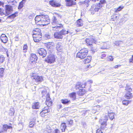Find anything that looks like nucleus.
<instances>
[{"label":"nucleus","mask_w":133,"mask_h":133,"mask_svg":"<svg viewBox=\"0 0 133 133\" xmlns=\"http://www.w3.org/2000/svg\"><path fill=\"white\" fill-rule=\"evenodd\" d=\"M51 23L52 29L53 31H58L63 28L62 25L59 23L57 18L55 16L52 18Z\"/></svg>","instance_id":"1"},{"label":"nucleus","mask_w":133,"mask_h":133,"mask_svg":"<svg viewBox=\"0 0 133 133\" xmlns=\"http://www.w3.org/2000/svg\"><path fill=\"white\" fill-rule=\"evenodd\" d=\"M41 31L38 28L35 29L33 31V37L35 42H39L42 39V36Z\"/></svg>","instance_id":"2"},{"label":"nucleus","mask_w":133,"mask_h":133,"mask_svg":"<svg viewBox=\"0 0 133 133\" xmlns=\"http://www.w3.org/2000/svg\"><path fill=\"white\" fill-rule=\"evenodd\" d=\"M88 49L83 48L80 50L77 54V57L80 59L84 58L87 55L88 52Z\"/></svg>","instance_id":"3"},{"label":"nucleus","mask_w":133,"mask_h":133,"mask_svg":"<svg viewBox=\"0 0 133 133\" xmlns=\"http://www.w3.org/2000/svg\"><path fill=\"white\" fill-rule=\"evenodd\" d=\"M68 33V31L64 29L61 31L60 32H56L54 34L55 38L57 39L62 38L63 35H65Z\"/></svg>","instance_id":"4"},{"label":"nucleus","mask_w":133,"mask_h":133,"mask_svg":"<svg viewBox=\"0 0 133 133\" xmlns=\"http://www.w3.org/2000/svg\"><path fill=\"white\" fill-rule=\"evenodd\" d=\"M55 57L54 55L50 54L45 59L46 62L50 64L52 63L55 61Z\"/></svg>","instance_id":"5"},{"label":"nucleus","mask_w":133,"mask_h":133,"mask_svg":"<svg viewBox=\"0 0 133 133\" xmlns=\"http://www.w3.org/2000/svg\"><path fill=\"white\" fill-rule=\"evenodd\" d=\"M42 25H46L50 23V20L47 15H42Z\"/></svg>","instance_id":"6"},{"label":"nucleus","mask_w":133,"mask_h":133,"mask_svg":"<svg viewBox=\"0 0 133 133\" xmlns=\"http://www.w3.org/2000/svg\"><path fill=\"white\" fill-rule=\"evenodd\" d=\"M31 78L35 80V81L36 82H41L43 80V77L37 75H35L34 74H32L31 75Z\"/></svg>","instance_id":"7"},{"label":"nucleus","mask_w":133,"mask_h":133,"mask_svg":"<svg viewBox=\"0 0 133 133\" xmlns=\"http://www.w3.org/2000/svg\"><path fill=\"white\" fill-rule=\"evenodd\" d=\"M42 15L37 16L35 18L36 23L39 25H42Z\"/></svg>","instance_id":"8"},{"label":"nucleus","mask_w":133,"mask_h":133,"mask_svg":"<svg viewBox=\"0 0 133 133\" xmlns=\"http://www.w3.org/2000/svg\"><path fill=\"white\" fill-rule=\"evenodd\" d=\"M38 52L40 55L44 58L45 57L47 54L46 50L43 48H40L38 50Z\"/></svg>","instance_id":"9"},{"label":"nucleus","mask_w":133,"mask_h":133,"mask_svg":"<svg viewBox=\"0 0 133 133\" xmlns=\"http://www.w3.org/2000/svg\"><path fill=\"white\" fill-rule=\"evenodd\" d=\"M18 16V12H16L7 18L6 20L9 22H11L13 21L14 18Z\"/></svg>","instance_id":"10"},{"label":"nucleus","mask_w":133,"mask_h":133,"mask_svg":"<svg viewBox=\"0 0 133 133\" xmlns=\"http://www.w3.org/2000/svg\"><path fill=\"white\" fill-rule=\"evenodd\" d=\"M85 42L88 45L91 46L92 45V44L95 42V41L91 37L86 38Z\"/></svg>","instance_id":"11"},{"label":"nucleus","mask_w":133,"mask_h":133,"mask_svg":"<svg viewBox=\"0 0 133 133\" xmlns=\"http://www.w3.org/2000/svg\"><path fill=\"white\" fill-rule=\"evenodd\" d=\"M99 122L101 125L100 129L103 130L106 128L107 123L106 121H104V120L102 119L99 120Z\"/></svg>","instance_id":"12"},{"label":"nucleus","mask_w":133,"mask_h":133,"mask_svg":"<svg viewBox=\"0 0 133 133\" xmlns=\"http://www.w3.org/2000/svg\"><path fill=\"white\" fill-rule=\"evenodd\" d=\"M42 97L43 96H46V101H49V100H51L50 97V95L48 93H47L45 89H44L42 92Z\"/></svg>","instance_id":"13"},{"label":"nucleus","mask_w":133,"mask_h":133,"mask_svg":"<svg viewBox=\"0 0 133 133\" xmlns=\"http://www.w3.org/2000/svg\"><path fill=\"white\" fill-rule=\"evenodd\" d=\"M6 12L7 14H9L12 10V8L11 6L6 5H5Z\"/></svg>","instance_id":"14"},{"label":"nucleus","mask_w":133,"mask_h":133,"mask_svg":"<svg viewBox=\"0 0 133 133\" xmlns=\"http://www.w3.org/2000/svg\"><path fill=\"white\" fill-rule=\"evenodd\" d=\"M56 48L58 52H62L63 51V47L61 43H57L56 45Z\"/></svg>","instance_id":"15"},{"label":"nucleus","mask_w":133,"mask_h":133,"mask_svg":"<svg viewBox=\"0 0 133 133\" xmlns=\"http://www.w3.org/2000/svg\"><path fill=\"white\" fill-rule=\"evenodd\" d=\"M37 59V57L35 54H32L31 55L30 57V61L33 62L36 61Z\"/></svg>","instance_id":"16"},{"label":"nucleus","mask_w":133,"mask_h":133,"mask_svg":"<svg viewBox=\"0 0 133 133\" xmlns=\"http://www.w3.org/2000/svg\"><path fill=\"white\" fill-rule=\"evenodd\" d=\"M1 41L4 43H6L8 41V38L6 35L4 34H2L1 37Z\"/></svg>","instance_id":"17"},{"label":"nucleus","mask_w":133,"mask_h":133,"mask_svg":"<svg viewBox=\"0 0 133 133\" xmlns=\"http://www.w3.org/2000/svg\"><path fill=\"white\" fill-rule=\"evenodd\" d=\"M99 8L98 7H96L95 5H93L91 6L90 9L92 14H94V12L96 11H98Z\"/></svg>","instance_id":"18"},{"label":"nucleus","mask_w":133,"mask_h":133,"mask_svg":"<svg viewBox=\"0 0 133 133\" xmlns=\"http://www.w3.org/2000/svg\"><path fill=\"white\" fill-rule=\"evenodd\" d=\"M66 2V5L67 6H71L72 5L75 4L76 3L72 0H65Z\"/></svg>","instance_id":"19"},{"label":"nucleus","mask_w":133,"mask_h":133,"mask_svg":"<svg viewBox=\"0 0 133 133\" xmlns=\"http://www.w3.org/2000/svg\"><path fill=\"white\" fill-rule=\"evenodd\" d=\"M49 3L53 6L59 7L60 6V4L57 3L54 1H50Z\"/></svg>","instance_id":"20"},{"label":"nucleus","mask_w":133,"mask_h":133,"mask_svg":"<svg viewBox=\"0 0 133 133\" xmlns=\"http://www.w3.org/2000/svg\"><path fill=\"white\" fill-rule=\"evenodd\" d=\"M40 107L39 103L38 102L35 103L32 105V108L34 109H38Z\"/></svg>","instance_id":"21"},{"label":"nucleus","mask_w":133,"mask_h":133,"mask_svg":"<svg viewBox=\"0 0 133 133\" xmlns=\"http://www.w3.org/2000/svg\"><path fill=\"white\" fill-rule=\"evenodd\" d=\"M100 2V3L97 4L96 7L101 8L103 6L102 5L106 3V1L105 0H101Z\"/></svg>","instance_id":"22"},{"label":"nucleus","mask_w":133,"mask_h":133,"mask_svg":"<svg viewBox=\"0 0 133 133\" xmlns=\"http://www.w3.org/2000/svg\"><path fill=\"white\" fill-rule=\"evenodd\" d=\"M125 97L127 99H130L133 96L132 93L130 92H127Z\"/></svg>","instance_id":"23"},{"label":"nucleus","mask_w":133,"mask_h":133,"mask_svg":"<svg viewBox=\"0 0 133 133\" xmlns=\"http://www.w3.org/2000/svg\"><path fill=\"white\" fill-rule=\"evenodd\" d=\"M3 130L2 131V132H3V131H6L8 129H12V127L11 126H8L7 124H5L3 125Z\"/></svg>","instance_id":"24"},{"label":"nucleus","mask_w":133,"mask_h":133,"mask_svg":"<svg viewBox=\"0 0 133 133\" xmlns=\"http://www.w3.org/2000/svg\"><path fill=\"white\" fill-rule=\"evenodd\" d=\"M91 57L90 56H87V58L84 59V60L83 61V62L85 64H86L87 63L90 62L91 60Z\"/></svg>","instance_id":"25"},{"label":"nucleus","mask_w":133,"mask_h":133,"mask_svg":"<svg viewBox=\"0 0 133 133\" xmlns=\"http://www.w3.org/2000/svg\"><path fill=\"white\" fill-rule=\"evenodd\" d=\"M86 93V91L84 89H80L77 92V94L80 96H82Z\"/></svg>","instance_id":"26"},{"label":"nucleus","mask_w":133,"mask_h":133,"mask_svg":"<svg viewBox=\"0 0 133 133\" xmlns=\"http://www.w3.org/2000/svg\"><path fill=\"white\" fill-rule=\"evenodd\" d=\"M69 96L73 100H74L76 99V93L75 92H73L70 94H69Z\"/></svg>","instance_id":"27"},{"label":"nucleus","mask_w":133,"mask_h":133,"mask_svg":"<svg viewBox=\"0 0 133 133\" xmlns=\"http://www.w3.org/2000/svg\"><path fill=\"white\" fill-rule=\"evenodd\" d=\"M61 102L64 104H68L70 103V101L67 99H62L61 100Z\"/></svg>","instance_id":"28"},{"label":"nucleus","mask_w":133,"mask_h":133,"mask_svg":"<svg viewBox=\"0 0 133 133\" xmlns=\"http://www.w3.org/2000/svg\"><path fill=\"white\" fill-rule=\"evenodd\" d=\"M66 127V126L65 123H63L61 124L60 129L62 132H64L65 131Z\"/></svg>","instance_id":"29"},{"label":"nucleus","mask_w":133,"mask_h":133,"mask_svg":"<svg viewBox=\"0 0 133 133\" xmlns=\"http://www.w3.org/2000/svg\"><path fill=\"white\" fill-rule=\"evenodd\" d=\"M76 23L77 24V26H81L83 24V21L81 19L78 20L77 21Z\"/></svg>","instance_id":"30"},{"label":"nucleus","mask_w":133,"mask_h":133,"mask_svg":"<svg viewBox=\"0 0 133 133\" xmlns=\"http://www.w3.org/2000/svg\"><path fill=\"white\" fill-rule=\"evenodd\" d=\"M25 2V0H22V1L19 3L18 7V9H21L23 7V4Z\"/></svg>","instance_id":"31"},{"label":"nucleus","mask_w":133,"mask_h":133,"mask_svg":"<svg viewBox=\"0 0 133 133\" xmlns=\"http://www.w3.org/2000/svg\"><path fill=\"white\" fill-rule=\"evenodd\" d=\"M7 2L9 4L14 5L16 3V2L14 0H7Z\"/></svg>","instance_id":"32"},{"label":"nucleus","mask_w":133,"mask_h":133,"mask_svg":"<svg viewBox=\"0 0 133 133\" xmlns=\"http://www.w3.org/2000/svg\"><path fill=\"white\" fill-rule=\"evenodd\" d=\"M124 8L123 6H120L117 9H115L114 10V11L115 12H117L121 10Z\"/></svg>","instance_id":"33"},{"label":"nucleus","mask_w":133,"mask_h":133,"mask_svg":"<svg viewBox=\"0 0 133 133\" xmlns=\"http://www.w3.org/2000/svg\"><path fill=\"white\" fill-rule=\"evenodd\" d=\"M118 19V17L116 16V15L114 14L111 16V20L112 21H114Z\"/></svg>","instance_id":"34"},{"label":"nucleus","mask_w":133,"mask_h":133,"mask_svg":"<svg viewBox=\"0 0 133 133\" xmlns=\"http://www.w3.org/2000/svg\"><path fill=\"white\" fill-rule=\"evenodd\" d=\"M4 69L3 68H0V77H2L3 76Z\"/></svg>","instance_id":"35"},{"label":"nucleus","mask_w":133,"mask_h":133,"mask_svg":"<svg viewBox=\"0 0 133 133\" xmlns=\"http://www.w3.org/2000/svg\"><path fill=\"white\" fill-rule=\"evenodd\" d=\"M108 116L109 117L110 119L111 120H112L114 118V113H111L109 114Z\"/></svg>","instance_id":"36"},{"label":"nucleus","mask_w":133,"mask_h":133,"mask_svg":"<svg viewBox=\"0 0 133 133\" xmlns=\"http://www.w3.org/2000/svg\"><path fill=\"white\" fill-rule=\"evenodd\" d=\"M125 90L127 91V92H131L132 91V89L130 86L127 84Z\"/></svg>","instance_id":"37"},{"label":"nucleus","mask_w":133,"mask_h":133,"mask_svg":"<svg viewBox=\"0 0 133 133\" xmlns=\"http://www.w3.org/2000/svg\"><path fill=\"white\" fill-rule=\"evenodd\" d=\"M45 103L46 105L48 107L51 106L52 103L51 100H49V101H46Z\"/></svg>","instance_id":"38"},{"label":"nucleus","mask_w":133,"mask_h":133,"mask_svg":"<svg viewBox=\"0 0 133 133\" xmlns=\"http://www.w3.org/2000/svg\"><path fill=\"white\" fill-rule=\"evenodd\" d=\"M123 43V42L121 41H117L114 42V44L116 45H119Z\"/></svg>","instance_id":"39"},{"label":"nucleus","mask_w":133,"mask_h":133,"mask_svg":"<svg viewBox=\"0 0 133 133\" xmlns=\"http://www.w3.org/2000/svg\"><path fill=\"white\" fill-rule=\"evenodd\" d=\"M45 130L49 133L51 131V128L49 126H47L46 128L45 129Z\"/></svg>","instance_id":"40"},{"label":"nucleus","mask_w":133,"mask_h":133,"mask_svg":"<svg viewBox=\"0 0 133 133\" xmlns=\"http://www.w3.org/2000/svg\"><path fill=\"white\" fill-rule=\"evenodd\" d=\"M28 49V46L26 44H25L23 48V51L24 52H26Z\"/></svg>","instance_id":"41"},{"label":"nucleus","mask_w":133,"mask_h":133,"mask_svg":"<svg viewBox=\"0 0 133 133\" xmlns=\"http://www.w3.org/2000/svg\"><path fill=\"white\" fill-rule=\"evenodd\" d=\"M81 83L80 82H78L76 84L75 86L76 88L78 89L79 88V87L81 88Z\"/></svg>","instance_id":"42"},{"label":"nucleus","mask_w":133,"mask_h":133,"mask_svg":"<svg viewBox=\"0 0 133 133\" xmlns=\"http://www.w3.org/2000/svg\"><path fill=\"white\" fill-rule=\"evenodd\" d=\"M5 59V58L2 55L0 56V63H2Z\"/></svg>","instance_id":"43"},{"label":"nucleus","mask_w":133,"mask_h":133,"mask_svg":"<svg viewBox=\"0 0 133 133\" xmlns=\"http://www.w3.org/2000/svg\"><path fill=\"white\" fill-rule=\"evenodd\" d=\"M50 111L49 110H43L42 111H41L40 113V114L42 115L44 113L46 114L47 113L49 112Z\"/></svg>","instance_id":"44"},{"label":"nucleus","mask_w":133,"mask_h":133,"mask_svg":"<svg viewBox=\"0 0 133 133\" xmlns=\"http://www.w3.org/2000/svg\"><path fill=\"white\" fill-rule=\"evenodd\" d=\"M3 10L2 9L0 8V15L2 16H5V14L3 12Z\"/></svg>","instance_id":"45"},{"label":"nucleus","mask_w":133,"mask_h":133,"mask_svg":"<svg viewBox=\"0 0 133 133\" xmlns=\"http://www.w3.org/2000/svg\"><path fill=\"white\" fill-rule=\"evenodd\" d=\"M122 103L123 105H127L129 104L128 101L126 100H124L122 102Z\"/></svg>","instance_id":"46"},{"label":"nucleus","mask_w":133,"mask_h":133,"mask_svg":"<svg viewBox=\"0 0 133 133\" xmlns=\"http://www.w3.org/2000/svg\"><path fill=\"white\" fill-rule=\"evenodd\" d=\"M35 123L34 122H30L29 124V127L30 128H32L34 124Z\"/></svg>","instance_id":"47"},{"label":"nucleus","mask_w":133,"mask_h":133,"mask_svg":"<svg viewBox=\"0 0 133 133\" xmlns=\"http://www.w3.org/2000/svg\"><path fill=\"white\" fill-rule=\"evenodd\" d=\"M113 59V58L112 56H109L108 57V60L110 61H112Z\"/></svg>","instance_id":"48"},{"label":"nucleus","mask_w":133,"mask_h":133,"mask_svg":"<svg viewBox=\"0 0 133 133\" xmlns=\"http://www.w3.org/2000/svg\"><path fill=\"white\" fill-rule=\"evenodd\" d=\"M108 117L109 116L108 115H105V119H103L104 120V121H106V122H107V121L108 119Z\"/></svg>","instance_id":"49"},{"label":"nucleus","mask_w":133,"mask_h":133,"mask_svg":"<svg viewBox=\"0 0 133 133\" xmlns=\"http://www.w3.org/2000/svg\"><path fill=\"white\" fill-rule=\"evenodd\" d=\"M45 38L46 39H48L50 38L51 36L48 34H46L45 35Z\"/></svg>","instance_id":"50"},{"label":"nucleus","mask_w":133,"mask_h":133,"mask_svg":"<svg viewBox=\"0 0 133 133\" xmlns=\"http://www.w3.org/2000/svg\"><path fill=\"white\" fill-rule=\"evenodd\" d=\"M100 129H98L96 131V133H103V132Z\"/></svg>","instance_id":"51"},{"label":"nucleus","mask_w":133,"mask_h":133,"mask_svg":"<svg viewBox=\"0 0 133 133\" xmlns=\"http://www.w3.org/2000/svg\"><path fill=\"white\" fill-rule=\"evenodd\" d=\"M106 56V55L105 54H102L101 55V57L102 58H103Z\"/></svg>","instance_id":"52"},{"label":"nucleus","mask_w":133,"mask_h":133,"mask_svg":"<svg viewBox=\"0 0 133 133\" xmlns=\"http://www.w3.org/2000/svg\"><path fill=\"white\" fill-rule=\"evenodd\" d=\"M86 84V83H85L84 84H82L81 83V88H85V86Z\"/></svg>","instance_id":"53"},{"label":"nucleus","mask_w":133,"mask_h":133,"mask_svg":"<svg viewBox=\"0 0 133 133\" xmlns=\"http://www.w3.org/2000/svg\"><path fill=\"white\" fill-rule=\"evenodd\" d=\"M129 61L130 63H133V55H132L131 58L129 59Z\"/></svg>","instance_id":"54"},{"label":"nucleus","mask_w":133,"mask_h":133,"mask_svg":"<svg viewBox=\"0 0 133 133\" xmlns=\"http://www.w3.org/2000/svg\"><path fill=\"white\" fill-rule=\"evenodd\" d=\"M34 16V15L32 14H30L29 16V18L30 19H31L33 18V17Z\"/></svg>","instance_id":"55"},{"label":"nucleus","mask_w":133,"mask_h":133,"mask_svg":"<svg viewBox=\"0 0 133 133\" xmlns=\"http://www.w3.org/2000/svg\"><path fill=\"white\" fill-rule=\"evenodd\" d=\"M59 131L58 129H56L55 130L54 133H59Z\"/></svg>","instance_id":"56"},{"label":"nucleus","mask_w":133,"mask_h":133,"mask_svg":"<svg viewBox=\"0 0 133 133\" xmlns=\"http://www.w3.org/2000/svg\"><path fill=\"white\" fill-rule=\"evenodd\" d=\"M43 110H49V107L48 106H47L46 107H45L44 108Z\"/></svg>","instance_id":"57"},{"label":"nucleus","mask_w":133,"mask_h":133,"mask_svg":"<svg viewBox=\"0 0 133 133\" xmlns=\"http://www.w3.org/2000/svg\"><path fill=\"white\" fill-rule=\"evenodd\" d=\"M69 124L70 125H71L73 123V121L72 120H70L69 121Z\"/></svg>","instance_id":"58"},{"label":"nucleus","mask_w":133,"mask_h":133,"mask_svg":"<svg viewBox=\"0 0 133 133\" xmlns=\"http://www.w3.org/2000/svg\"><path fill=\"white\" fill-rule=\"evenodd\" d=\"M49 44L48 45H51L52 46H53L54 45V43L53 42H50L49 43Z\"/></svg>","instance_id":"59"},{"label":"nucleus","mask_w":133,"mask_h":133,"mask_svg":"<svg viewBox=\"0 0 133 133\" xmlns=\"http://www.w3.org/2000/svg\"><path fill=\"white\" fill-rule=\"evenodd\" d=\"M68 108H65L63 109V110L64 111H68Z\"/></svg>","instance_id":"60"},{"label":"nucleus","mask_w":133,"mask_h":133,"mask_svg":"<svg viewBox=\"0 0 133 133\" xmlns=\"http://www.w3.org/2000/svg\"><path fill=\"white\" fill-rule=\"evenodd\" d=\"M87 83L90 84L92 83V81L91 80H89L88 81Z\"/></svg>","instance_id":"61"},{"label":"nucleus","mask_w":133,"mask_h":133,"mask_svg":"<svg viewBox=\"0 0 133 133\" xmlns=\"http://www.w3.org/2000/svg\"><path fill=\"white\" fill-rule=\"evenodd\" d=\"M40 114L41 116L42 117H44L46 115V114H44V113L42 115H41V114Z\"/></svg>","instance_id":"62"},{"label":"nucleus","mask_w":133,"mask_h":133,"mask_svg":"<svg viewBox=\"0 0 133 133\" xmlns=\"http://www.w3.org/2000/svg\"><path fill=\"white\" fill-rule=\"evenodd\" d=\"M120 66L121 65H116L114 66V68H116L118 67H120Z\"/></svg>","instance_id":"63"},{"label":"nucleus","mask_w":133,"mask_h":133,"mask_svg":"<svg viewBox=\"0 0 133 133\" xmlns=\"http://www.w3.org/2000/svg\"><path fill=\"white\" fill-rule=\"evenodd\" d=\"M75 31H76L77 32H80L81 31H82L81 30H79V29H77V30H75Z\"/></svg>","instance_id":"64"}]
</instances>
